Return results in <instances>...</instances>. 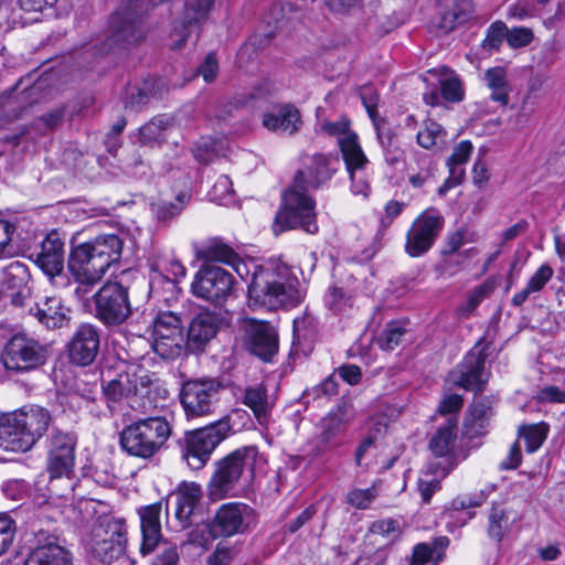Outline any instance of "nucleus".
<instances>
[{
	"label": "nucleus",
	"mask_w": 565,
	"mask_h": 565,
	"mask_svg": "<svg viewBox=\"0 0 565 565\" xmlns=\"http://www.w3.org/2000/svg\"><path fill=\"white\" fill-rule=\"evenodd\" d=\"M338 160L331 156L317 153L307 171H298L292 185L285 191L282 205L277 212L273 230L276 234L300 227L309 234L319 230L316 220V202L306 194L309 188L319 189L337 172Z\"/></svg>",
	"instance_id": "1"
},
{
	"label": "nucleus",
	"mask_w": 565,
	"mask_h": 565,
	"mask_svg": "<svg viewBox=\"0 0 565 565\" xmlns=\"http://www.w3.org/2000/svg\"><path fill=\"white\" fill-rule=\"evenodd\" d=\"M124 242L115 234L100 235L71 248L67 269L76 288L74 295L84 299L102 281L108 269L118 264Z\"/></svg>",
	"instance_id": "2"
},
{
	"label": "nucleus",
	"mask_w": 565,
	"mask_h": 565,
	"mask_svg": "<svg viewBox=\"0 0 565 565\" xmlns=\"http://www.w3.org/2000/svg\"><path fill=\"white\" fill-rule=\"evenodd\" d=\"M303 298L299 279L286 264L269 259L260 266H254L253 279L248 286L250 307L288 309L300 305Z\"/></svg>",
	"instance_id": "3"
},
{
	"label": "nucleus",
	"mask_w": 565,
	"mask_h": 565,
	"mask_svg": "<svg viewBox=\"0 0 565 565\" xmlns=\"http://www.w3.org/2000/svg\"><path fill=\"white\" fill-rule=\"evenodd\" d=\"M263 460L256 446H244L217 460L207 487L206 495L211 501L233 497L244 471L254 472Z\"/></svg>",
	"instance_id": "4"
},
{
	"label": "nucleus",
	"mask_w": 565,
	"mask_h": 565,
	"mask_svg": "<svg viewBox=\"0 0 565 565\" xmlns=\"http://www.w3.org/2000/svg\"><path fill=\"white\" fill-rule=\"evenodd\" d=\"M171 435V426L162 416L147 417L126 426L119 443L128 455L149 459L156 456Z\"/></svg>",
	"instance_id": "5"
},
{
	"label": "nucleus",
	"mask_w": 565,
	"mask_h": 565,
	"mask_svg": "<svg viewBox=\"0 0 565 565\" xmlns=\"http://www.w3.org/2000/svg\"><path fill=\"white\" fill-rule=\"evenodd\" d=\"M49 356L46 344L24 332H18L6 342L0 361L7 371L25 374L42 367Z\"/></svg>",
	"instance_id": "6"
},
{
	"label": "nucleus",
	"mask_w": 565,
	"mask_h": 565,
	"mask_svg": "<svg viewBox=\"0 0 565 565\" xmlns=\"http://www.w3.org/2000/svg\"><path fill=\"white\" fill-rule=\"evenodd\" d=\"M143 9L138 0L122 2L111 14L106 46L108 50L137 43L143 35Z\"/></svg>",
	"instance_id": "7"
},
{
	"label": "nucleus",
	"mask_w": 565,
	"mask_h": 565,
	"mask_svg": "<svg viewBox=\"0 0 565 565\" xmlns=\"http://www.w3.org/2000/svg\"><path fill=\"white\" fill-rule=\"evenodd\" d=\"M231 426L227 420H218L186 436L183 454L188 466L200 470L210 460L214 449L227 437Z\"/></svg>",
	"instance_id": "8"
},
{
	"label": "nucleus",
	"mask_w": 565,
	"mask_h": 565,
	"mask_svg": "<svg viewBox=\"0 0 565 565\" xmlns=\"http://www.w3.org/2000/svg\"><path fill=\"white\" fill-rule=\"evenodd\" d=\"M127 525L122 518L107 515L99 519L94 531L92 553L103 563H110L125 553Z\"/></svg>",
	"instance_id": "9"
},
{
	"label": "nucleus",
	"mask_w": 565,
	"mask_h": 565,
	"mask_svg": "<svg viewBox=\"0 0 565 565\" xmlns=\"http://www.w3.org/2000/svg\"><path fill=\"white\" fill-rule=\"evenodd\" d=\"M95 316L106 326H119L131 315L128 288L107 281L93 296Z\"/></svg>",
	"instance_id": "10"
},
{
	"label": "nucleus",
	"mask_w": 565,
	"mask_h": 565,
	"mask_svg": "<svg viewBox=\"0 0 565 565\" xmlns=\"http://www.w3.org/2000/svg\"><path fill=\"white\" fill-rule=\"evenodd\" d=\"M64 255L63 239L58 233L52 232L41 242L39 250L30 256L47 277L50 284L57 289L71 286V278L64 270Z\"/></svg>",
	"instance_id": "11"
},
{
	"label": "nucleus",
	"mask_w": 565,
	"mask_h": 565,
	"mask_svg": "<svg viewBox=\"0 0 565 565\" xmlns=\"http://www.w3.org/2000/svg\"><path fill=\"white\" fill-rule=\"evenodd\" d=\"M338 145L350 177L351 192L354 195L366 198L371 191V162L359 142L358 135L355 132L347 134L338 139Z\"/></svg>",
	"instance_id": "12"
},
{
	"label": "nucleus",
	"mask_w": 565,
	"mask_h": 565,
	"mask_svg": "<svg viewBox=\"0 0 565 565\" xmlns=\"http://www.w3.org/2000/svg\"><path fill=\"white\" fill-rule=\"evenodd\" d=\"M235 279L231 273L215 265H203L194 275L192 294L209 302L221 305L234 291Z\"/></svg>",
	"instance_id": "13"
},
{
	"label": "nucleus",
	"mask_w": 565,
	"mask_h": 565,
	"mask_svg": "<svg viewBox=\"0 0 565 565\" xmlns=\"http://www.w3.org/2000/svg\"><path fill=\"white\" fill-rule=\"evenodd\" d=\"M444 225L445 218L436 209L422 212L406 233V254L411 257H420L426 254L435 244Z\"/></svg>",
	"instance_id": "14"
},
{
	"label": "nucleus",
	"mask_w": 565,
	"mask_h": 565,
	"mask_svg": "<svg viewBox=\"0 0 565 565\" xmlns=\"http://www.w3.org/2000/svg\"><path fill=\"white\" fill-rule=\"evenodd\" d=\"M488 353L486 348L475 345L450 373L449 380L456 386L467 391L481 392L489 381L490 372L487 369Z\"/></svg>",
	"instance_id": "15"
},
{
	"label": "nucleus",
	"mask_w": 565,
	"mask_h": 565,
	"mask_svg": "<svg viewBox=\"0 0 565 565\" xmlns=\"http://www.w3.org/2000/svg\"><path fill=\"white\" fill-rule=\"evenodd\" d=\"M220 384L212 380L188 381L182 385L180 401L188 418L212 414L218 402Z\"/></svg>",
	"instance_id": "16"
},
{
	"label": "nucleus",
	"mask_w": 565,
	"mask_h": 565,
	"mask_svg": "<svg viewBox=\"0 0 565 565\" xmlns=\"http://www.w3.org/2000/svg\"><path fill=\"white\" fill-rule=\"evenodd\" d=\"M183 342L181 319L171 311L158 313L152 322L153 351L164 359H171L180 354Z\"/></svg>",
	"instance_id": "17"
},
{
	"label": "nucleus",
	"mask_w": 565,
	"mask_h": 565,
	"mask_svg": "<svg viewBox=\"0 0 565 565\" xmlns=\"http://www.w3.org/2000/svg\"><path fill=\"white\" fill-rule=\"evenodd\" d=\"M254 522V510L242 502L222 504L213 519L211 530L204 526L203 531L212 532L214 536L230 537L244 533Z\"/></svg>",
	"instance_id": "18"
},
{
	"label": "nucleus",
	"mask_w": 565,
	"mask_h": 565,
	"mask_svg": "<svg viewBox=\"0 0 565 565\" xmlns=\"http://www.w3.org/2000/svg\"><path fill=\"white\" fill-rule=\"evenodd\" d=\"M29 268L21 262H12L2 270L0 280V299L6 303L20 307L29 296Z\"/></svg>",
	"instance_id": "19"
},
{
	"label": "nucleus",
	"mask_w": 565,
	"mask_h": 565,
	"mask_svg": "<svg viewBox=\"0 0 565 565\" xmlns=\"http://www.w3.org/2000/svg\"><path fill=\"white\" fill-rule=\"evenodd\" d=\"M245 342L248 350L264 361H268L278 351V337L274 327L266 321L244 320Z\"/></svg>",
	"instance_id": "20"
},
{
	"label": "nucleus",
	"mask_w": 565,
	"mask_h": 565,
	"mask_svg": "<svg viewBox=\"0 0 565 565\" xmlns=\"http://www.w3.org/2000/svg\"><path fill=\"white\" fill-rule=\"evenodd\" d=\"M100 345V333L96 326L82 323L74 331L68 344L67 352L71 361L77 365L86 366L92 364Z\"/></svg>",
	"instance_id": "21"
},
{
	"label": "nucleus",
	"mask_w": 565,
	"mask_h": 565,
	"mask_svg": "<svg viewBox=\"0 0 565 565\" xmlns=\"http://www.w3.org/2000/svg\"><path fill=\"white\" fill-rule=\"evenodd\" d=\"M345 423L339 415L323 417L318 425V434L307 445V454L320 457L342 444Z\"/></svg>",
	"instance_id": "22"
},
{
	"label": "nucleus",
	"mask_w": 565,
	"mask_h": 565,
	"mask_svg": "<svg viewBox=\"0 0 565 565\" xmlns=\"http://www.w3.org/2000/svg\"><path fill=\"white\" fill-rule=\"evenodd\" d=\"M438 26L449 33L476 18L473 0H437Z\"/></svg>",
	"instance_id": "23"
},
{
	"label": "nucleus",
	"mask_w": 565,
	"mask_h": 565,
	"mask_svg": "<svg viewBox=\"0 0 565 565\" xmlns=\"http://www.w3.org/2000/svg\"><path fill=\"white\" fill-rule=\"evenodd\" d=\"M74 458L75 456L49 454L50 490L56 497L75 499V483L68 478L74 467Z\"/></svg>",
	"instance_id": "24"
},
{
	"label": "nucleus",
	"mask_w": 565,
	"mask_h": 565,
	"mask_svg": "<svg viewBox=\"0 0 565 565\" xmlns=\"http://www.w3.org/2000/svg\"><path fill=\"white\" fill-rule=\"evenodd\" d=\"M38 536V545L28 554L23 565H73L72 553L58 544L55 536Z\"/></svg>",
	"instance_id": "25"
},
{
	"label": "nucleus",
	"mask_w": 565,
	"mask_h": 565,
	"mask_svg": "<svg viewBox=\"0 0 565 565\" xmlns=\"http://www.w3.org/2000/svg\"><path fill=\"white\" fill-rule=\"evenodd\" d=\"M262 125L271 132L292 135L300 129L302 121L296 106L278 104L263 114Z\"/></svg>",
	"instance_id": "26"
},
{
	"label": "nucleus",
	"mask_w": 565,
	"mask_h": 565,
	"mask_svg": "<svg viewBox=\"0 0 565 565\" xmlns=\"http://www.w3.org/2000/svg\"><path fill=\"white\" fill-rule=\"evenodd\" d=\"M220 318L216 313L204 311L198 313L188 329L186 347L191 352L204 350L206 344L215 338L220 329Z\"/></svg>",
	"instance_id": "27"
},
{
	"label": "nucleus",
	"mask_w": 565,
	"mask_h": 565,
	"mask_svg": "<svg viewBox=\"0 0 565 565\" xmlns=\"http://www.w3.org/2000/svg\"><path fill=\"white\" fill-rule=\"evenodd\" d=\"M161 502L140 507L137 510L140 519V529L142 535V542L140 546V552L142 555L152 553L161 540Z\"/></svg>",
	"instance_id": "28"
},
{
	"label": "nucleus",
	"mask_w": 565,
	"mask_h": 565,
	"mask_svg": "<svg viewBox=\"0 0 565 565\" xmlns=\"http://www.w3.org/2000/svg\"><path fill=\"white\" fill-rule=\"evenodd\" d=\"M11 414L25 431L32 446L44 436L51 424L50 412L39 405H25Z\"/></svg>",
	"instance_id": "29"
},
{
	"label": "nucleus",
	"mask_w": 565,
	"mask_h": 565,
	"mask_svg": "<svg viewBox=\"0 0 565 565\" xmlns=\"http://www.w3.org/2000/svg\"><path fill=\"white\" fill-rule=\"evenodd\" d=\"M38 321L47 329H58L64 327L70 320V310L63 305L61 298L52 296L45 297L30 309Z\"/></svg>",
	"instance_id": "30"
},
{
	"label": "nucleus",
	"mask_w": 565,
	"mask_h": 565,
	"mask_svg": "<svg viewBox=\"0 0 565 565\" xmlns=\"http://www.w3.org/2000/svg\"><path fill=\"white\" fill-rule=\"evenodd\" d=\"M495 401L493 397H480L476 399L465 419L466 434L470 438L480 437L487 434L490 420L494 415Z\"/></svg>",
	"instance_id": "31"
},
{
	"label": "nucleus",
	"mask_w": 565,
	"mask_h": 565,
	"mask_svg": "<svg viewBox=\"0 0 565 565\" xmlns=\"http://www.w3.org/2000/svg\"><path fill=\"white\" fill-rule=\"evenodd\" d=\"M455 465V462L441 465L439 461H430L422 471L417 487L424 503H429L433 494L440 490L441 480L449 475Z\"/></svg>",
	"instance_id": "32"
},
{
	"label": "nucleus",
	"mask_w": 565,
	"mask_h": 565,
	"mask_svg": "<svg viewBox=\"0 0 565 565\" xmlns=\"http://www.w3.org/2000/svg\"><path fill=\"white\" fill-rule=\"evenodd\" d=\"M0 447L13 452H25L33 447L12 414L0 422Z\"/></svg>",
	"instance_id": "33"
},
{
	"label": "nucleus",
	"mask_w": 565,
	"mask_h": 565,
	"mask_svg": "<svg viewBox=\"0 0 565 565\" xmlns=\"http://www.w3.org/2000/svg\"><path fill=\"white\" fill-rule=\"evenodd\" d=\"M458 420L448 417L444 425H440L429 441V449L436 457L446 458L447 463L454 462L451 455L457 439Z\"/></svg>",
	"instance_id": "34"
},
{
	"label": "nucleus",
	"mask_w": 565,
	"mask_h": 565,
	"mask_svg": "<svg viewBox=\"0 0 565 565\" xmlns=\"http://www.w3.org/2000/svg\"><path fill=\"white\" fill-rule=\"evenodd\" d=\"M103 392L108 403H116L122 398L134 399L140 392L137 387L135 374L122 371L116 377L103 384ZM131 407H136L131 401Z\"/></svg>",
	"instance_id": "35"
},
{
	"label": "nucleus",
	"mask_w": 565,
	"mask_h": 565,
	"mask_svg": "<svg viewBox=\"0 0 565 565\" xmlns=\"http://www.w3.org/2000/svg\"><path fill=\"white\" fill-rule=\"evenodd\" d=\"M213 1L214 0H186L183 25L181 30L174 28L171 33V38L173 40L171 46L173 50H180L183 47L188 40V34L185 32L186 26L200 22L201 19L206 15L213 4Z\"/></svg>",
	"instance_id": "36"
},
{
	"label": "nucleus",
	"mask_w": 565,
	"mask_h": 565,
	"mask_svg": "<svg viewBox=\"0 0 565 565\" xmlns=\"http://www.w3.org/2000/svg\"><path fill=\"white\" fill-rule=\"evenodd\" d=\"M472 150L473 146L468 140L459 142L454 148V151L447 161L449 178L439 188V193H446L450 188L458 185L462 181L465 177V169L462 166L470 159Z\"/></svg>",
	"instance_id": "37"
},
{
	"label": "nucleus",
	"mask_w": 565,
	"mask_h": 565,
	"mask_svg": "<svg viewBox=\"0 0 565 565\" xmlns=\"http://www.w3.org/2000/svg\"><path fill=\"white\" fill-rule=\"evenodd\" d=\"M201 495L200 484L195 482H183L180 484L175 495V516L180 522L186 523L190 520Z\"/></svg>",
	"instance_id": "38"
},
{
	"label": "nucleus",
	"mask_w": 565,
	"mask_h": 565,
	"mask_svg": "<svg viewBox=\"0 0 565 565\" xmlns=\"http://www.w3.org/2000/svg\"><path fill=\"white\" fill-rule=\"evenodd\" d=\"M484 82L491 90L490 98L501 106H507L512 90L507 70L502 66L488 68L484 73Z\"/></svg>",
	"instance_id": "39"
},
{
	"label": "nucleus",
	"mask_w": 565,
	"mask_h": 565,
	"mask_svg": "<svg viewBox=\"0 0 565 565\" xmlns=\"http://www.w3.org/2000/svg\"><path fill=\"white\" fill-rule=\"evenodd\" d=\"M428 73L438 77V83L444 99L451 103H458L462 100V83L459 76L452 70L443 66L440 68L430 70Z\"/></svg>",
	"instance_id": "40"
},
{
	"label": "nucleus",
	"mask_w": 565,
	"mask_h": 565,
	"mask_svg": "<svg viewBox=\"0 0 565 565\" xmlns=\"http://www.w3.org/2000/svg\"><path fill=\"white\" fill-rule=\"evenodd\" d=\"M172 126V120L167 115L153 117L139 130V140L143 145L161 143L166 139V131Z\"/></svg>",
	"instance_id": "41"
},
{
	"label": "nucleus",
	"mask_w": 565,
	"mask_h": 565,
	"mask_svg": "<svg viewBox=\"0 0 565 565\" xmlns=\"http://www.w3.org/2000/svg\"><path fill=\"white\" fill-rule=\"evenodd\" d=\"M243 403L249 407L262 424L269 412L267 390L264 385L249 386L245 390Z\"/></svg>",
	"instance_id": "42"
},
{
	"label": "nucleus",
	"mask_w": 565,
	"mask_h": 565,
	"mask_svg": "<svg viewBox=\"0 0 565 565\" xmlns=\"http://www.w3.org/2000/svg\"><path fill=\"white\" fill-rule=\"evenodd\" d=\"M199 255L206 262H218L230 265L236 259V253L220 239H213L203 246Z\"/></svg>",
	"instance_id": "43"
},
{
	"label": "nucleus",
	"mask_w": 565,
	"mask_h": 565,
	"mask_svg": "<svg viewBox=\"0 0 565 565\" xmlns=\"http://www.w3.org/2000/svg\"><path fill=\"white\" fill-rule=\"evenodd\" d=\"M511 526L510 518L504 508L493 505L488 515V535L500 542Z\"/></svg>",
	"instance_id": "44"
},
{
	"label": "nucleus",
	"mask_w": 565,
	"mask_h": 565,
	"mask_svg": "<svg viewBox=\"0 0 565 565\" xmlns=\"http://www.w3.org/2000/svg\"><path fill=\"white\" fill-rule=\"evenodd\" d=\"M547 433L548 426L544 423L524 425L519 428V438L525 440L526 451L533 454L543 445Z\"/></svg>",
	"instance_id": "45"
},
{
	"label": "nucleus",
	"mask_w": 565,
	"mask_h": 565,
	"mask_svg": "<svg viewBox=\"0 0 565 565\" xmlns=\"http://www.w3.org/2000/svg\"><path fill=\"white\" fill-rule=\"evenodd\" d=\"M191 193L185 189L175 193L174 201H161L156 207L157 217L169 221L178 216L190 202Z\"/></svg>",
	"instance_id": "46"
},
{
	"label": "nucleus",
	"mask_w": 565,
	"mask_h": 565,
	"mask_svg": "<svg viewBox=\"0 0 565 565\" xmlns=\"http://www.w3.org/2000/svg\"><path fill=\"white\" fill-rule=\"evenodd\" d=\"M508 26L502 21H495L490 24L481 46L484 51L492 53L500 49L504 40H507Z\"/></svg>",
	"instance_id": "47"
},
{
	"label": "nucleus",
	"mask_w": 565,
	"mask_h": 565,
	"mask_svg": "<svg viewBox=\"0 0 565 565\" xmlns=\"http://www.w3.org/2000/svg\"><path fill=\"white\" fill-rule=\"evenodd\" d=\"M405 328L398 322H390L377 339V344L385 351L394 350L405 334Z\"/></svg>",
	"instance_id": "48"
},
{
	"label": "nucleus",
	"mask_w": 565,
	"mask_h": 565,
	"mask_svg": "<svg viewBox=\"0 0 565 565\" xmlns=\"http://www.w3.org/2000/svg\"><path fill=\"white\" fill-rule=\"evenodd\" d=\"M360 96H361L362 103H363L370 118L372 119V121L377 130L379 139L381 140V143H383V139L381 137L380 127H379V111H377V105H379V100H380L379 94L373 86L369 85V86H363L361 88Z\"/></svg>",
	"instance_id": "49"
},
{
	"label": "nucleus",
	"mask_w": 565,
	"mask_h": 565,
	"mask_svg": "<svg viewBox=\"0 0 565 565\" xmlns=\"http://www.w3.org/2000/svg\"><path fill=\"white\" fill-rule=\"evenodd\" d=\"M492 288L489 284H482L473 288L467 296L466 301L459 307L461 317H469L475 309L490 295Z\"/></svg>",
	"instance_id": "50"
},
{
	"label": "nucleus",
	"mask_w": 565,
	"mask_h": 565,
	"mask_svg": "<svg viewBox=\"0 0 565 565\" xmlns=\"http://www.w3.org/2000/svg\"><path fill=\"white\" fill-rule=\"evenodd\" d=\"M443 127L435 121H427L417 134V142L420 147L430 149L444 139Z\"/></svg>",
	"instance_id": "51"
},
{
	"label": "nucleus",
	"mask_w": 565,
	"mask_h": 565,
	"mask_svg": "<svg viewBox=\"0 0 565 565\" xmlns=\"http://www.w3.org/2000/svg\"><path fill=\"white\" fill-rule=\"evenodd\" d=\"M420 170L409 175V183L413 188L419 189L434 178L435 164L429 156H422L418 160Z\"/></svg>",
	"instance_id": "52"
},
{
	"label": "nucleus",
	"mask_w": 565,
	"mask_h": 565,
	"mask_svg": "<svg viewBox=\"0 0 565 565\" xmlns=\"http://www.w3.org/2000/svg\"><path fill=\"white\" fill-rule=\"evenodd\" d=\"M324 303L333 312L340 313L351 306V298L341 288L332 286L324 295Z\"/></svg>",
	"instance_id": "53"
},
{
	"label": "nucleus",
	"mask_w": 565,
	"mask_h": 565,
	"mask_svg": "<svg viewBox=\"0 0 565 565\" xmlns=\"http://www.w3.org/2000/svg\"><path fill=\"white\" fill-rule=\"evenodd\" d=\"M74 438L61 431H56L51 437V448L49 454L74 456Z\"/></svg>",
	"instance_id": "54"
},
{
	"label": "nucleus",
	"mask_w": 565,
	"mask_h": 565,
	"mask_svg": "<svg viewBox=\"0 0 565 565\" xmlns=\"http://www.w3.org/2000/svg\"><path fill=\"white\" fill-rule=\"evenodd\" d=\"M372 535H380L385 540L394 541L401 534L399 523L395 520H379L370 526Z\"/></svg>",
	"instance_id": "55"
},
{
	"label": "nucleus",
	"mask_w": 565,
	"mask_h": 565,
	"mask_svg": "<svg viewBox=\"0 0 565 565\" xmlns=\"http://www.w3.org/2000/svg\"><path fill=\"white\" fill-rule=\"evenodd\" d=\"M15 534L14 521L6 513L0 514V556L11 546Z\"/></svg>",
	"instance_id": "56"
},
{
	"label": "nucleus",
	"mask_w": 565,
	"mask_h": 565,
	"mask_svg": "<svg viewBox=\"0 0 565 565\" xmlns=\"http://www.w3.org/2000/svg\"><path fill=\"white\" fill-rule=\"evenodd\" d=\"M30 484L22 479L8 480L2 486L3 494L13 501L23 500L30 494Z\"/></svg>",
	"instance_id": "57"
},
{
	"label": "nucleus",
	"mask_w": 565,
	"mask_h": 565,
	"mask_svg": "<svg viewBox=\"0 0 565 565\" xmlns=\"http://www.w3.org/2000/svg\"><path fill=\"white\" fill-rule=\"evenodd\" d=\"M180 555L175 544L164 542L159 546V551L152 559V565H177Z\"/></svg>",
	"instance_id": "58"
},
{
	"label": "nucleus",
	"mask_w": 565,
	"mask_h": 565,
	"mask_svg": "<svg viewBox=\"0 0 565 565\" xmlns=\"http://www.w3.org/2000/svg\"><path fill=\"white\" fill-rule=\"evenodd\" d=\"M376 498L374 487L367 489H353L348 493V503L356 509H366Z\"/></svg>",
	"instance_id": "59"
},
{
	"label": "nucleus",
	"mask_w": 565,
	"mask_h": 565,
	"mask_svg": "<svg viewBox=\"0 0 565 565\" xmlns=\"http://www.w3.org/2000/svg\"><path fill=\"white\" fill-rule=\"evenodd\" d=\"M533 40V32L525 26L508 29L507 42L512 49H520L529 45Z\"/></svg>",
	"instance_id": "60"
},
{
	"label": "nucleus",
	"mask_w": 565,
	"mask_h": 565,
	"mask_svg": "<svg viewBox=\"0 0 565 565\" xmlns=\"http://www.w3.org/2000/svg\"><path fill=\"white\" fill-rule=\"evenodd\" d=\"M553 269L550 265L543 264L530 278L525 286L532 294L541 291L553 277Z\"/></svg>",
	"instance_id": "61"
},
{
	"label": "nucleus",
	"mask_w": 565,
	"mask_h": 565,
	"mask_svg": "<svg viewBox=\"0 0 565 565\" xmlns=\"http://www.w3.org/2000/svg\"><path fill=\"white\" fill-rule=\"evenodd\" d=\"M319 129L320 131L329 135V136H337L339 138L345 136L347 134L352 132L350 130V121L345 117H341L340 119L335 121L331 120H321L319 122Z\"/></svg>",
	"instance_id": "62"
},
{
	"label": "nucleus",
	"mask_w": 565,
	"mask_h": 565,
	"mask_svg": "<svg viewBox=\"0 0 565 565\" xmlns=\"http://www.w3.org/2000/svg\"><path fill=\"white\" fill-rule=\"evenodd\" d=\"M409 565H437V562L434 558V550L428 544H417L414 547Z\"/></svg>",
	"instance_id": "63"
},
{
	"label": "nucleus",
	"mask_w": 565,
	"mask_h": 565,
	"mask_svg": "<svg viewBox=\"0 0 565 565\" xmlns=\"http://www.w3.org/2000/svg\"><path fill=\"white\" fill-rule=\"evenodd\" d=\"M234 556L233 548L217 544L214 552L207 557V565H230Z\"/></svg>",
	"instance_id": "64"
}]
</instances>
